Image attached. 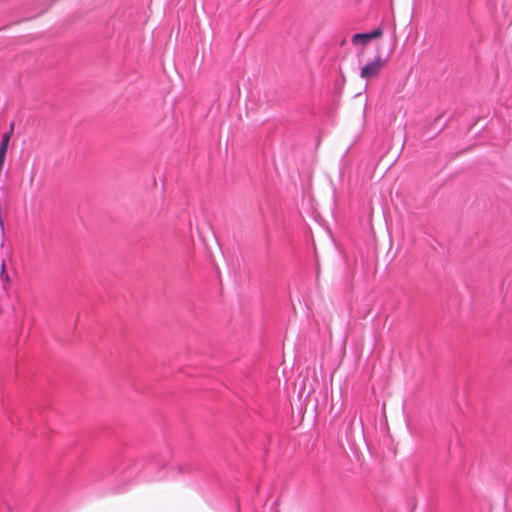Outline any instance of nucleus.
<instances>
[{"mask_svg": "<svg viewBox=\"0 0 512 512\" xmlns=\"http://www.w3.org/2000/svg\"><path fill=\"white\" fill-rule=\"evenodd\" d=\"M386 60L381 56H377L373 61L365 64L360 72V77L363 79H369L376 77L385 66Z\"/></svg>", "mask_w": 512, "mask_h": 512, "instance_id": "2", "label": "nucleus"}, {"mask_svg": "<svg viewBox=\"0 0 512 512\" xmlns=\"http://www.w3.org/2000/svg\"><path fill=\"white\" fill-rule=\"evenodd\" d=\"M367 34H368L369 40L371 41L372 39L380 37L382 35V30L380 28H377L371 32H367Z\"/></svg>", "mask_w": 512, "mask_h": 512, "instance_id": "4", "label": "nucleus"}, {"mask_svg": "<svg viewBox=\"0 0 512 512\" xmlns=\"http://www.w3.org/2000/svg\"><path fill=\"white\" fill-rule=\"evenodd\" d=\"M369 41L367 33H356L352 37V43L354 45H366Z\"/></svg>", "mask_w": 512, "mask_h": 512, "instance_id": "3", "label": "nucleus"}, {"mask_svg": "<svg viewBox=\"0 0 512 512\" xmlns=\"http://www.w3.org/2000/svg\"><path fill=\"white\" fill-rule=\"evenodd\" d=\"M189 469L186 465L174 467L168 462L166 456H148L135 461L116 457L99 466L95 471V478L99 481L124 483L132 480L143 470L151 480L160 481L174 478Z\"/></svg>", "mask_w": 512, "mask_h": 512, "instance_id": "1", "label": "nucleus"}]
</instances>
